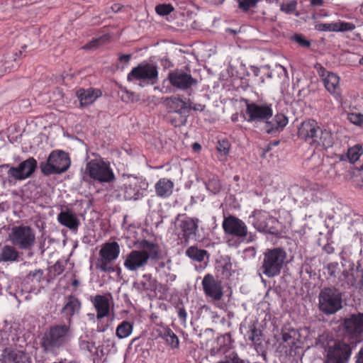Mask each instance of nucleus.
<instances>
[{"label":"nucleus","mask_w":363,"mask_h":363,"mask_svg":"<svg viewBox=\"0 0 363 363\" xmlns=\"http://www.w3.org/2000/svg\"><path fill=\"white\" fill-rule=\"evenodd\" d=\"M72 337L69 323H55L43 333L40 345L45 353H55L69 345Z\"/></svg>","instance_id":"nucleus-1"},{"label":"nucleus","mask_w":363,"mask_h":363,"mask_svg":"<svg viewBox=\"0 0 363 363\" xmlns=\"http://www.w3.org/2000/svg\"><path fill=\"white\" fill-rule=\"evenodd\" d=\"M286 252L281 247L267 249L263 253V258L259 271L268 278H273L280 274L284 267Z\"/></svg>","instance_id":"nucleus-2"},{"label":"nucleus","mask_w":363,"mask_h":363,"mask_svg":"<svg viewBox=\"0 0 363 363\" xmlns=\"http://www.w3.org/2000/svg\"><path fill=\"white\" fill-rule=\"evenodd\" d=\"M342 293L335 287L323 289L318 296L319 309L326 315L334 314L342 307Z\"/></svg>","instance_id":"nucleus-3"},{"label":"nucleus","mask_w":363,"mask_h":363,"mask_svg":"<svg viewBox=\"0 0 363 363\" xmlns=\"http://www.w3.org/2000/svg\"><path fill=\"white\" fill-rule=\"evenodd\" d=\"M71 160L67 153L62 150L52 151L45 162L40 164L41 172L44 175L61 174L70 167Z\"/></svg>","instance_id":"nucleus-4"},{"label":"nucleus","mask_w":363,"mask_h":363,"mask_svg":"<svg viewBox=\"0 0 363 363\" xmlns=\"http://www.w3.org/2000/svg\"><path fill=\"white\" fill-rule=\"evenodd\" d=\"M85 173L92 179L101 182L109 183L115 179L110 163L102 159H94L86 164Z\"/></svg>","instance_id":"nucleus-5"},{"label":"nucleus","mask_w":363,"mask_h":363,"mask_svg":"<svg viewBox=\"0 0 363 363\" xmlns=\"http://www.w3.org/2000/svg\"><path fill=\"white\" fill-rule=\"evenodd\" d=\"M245 120L248 123H266L273 116L272 104L268 102H245Z\"/></svg>","instance_id":"nucleus-6"},{"label":"nucleus","mask_w":363,"mask_h":363,"mask_svg":"<svg viewBox=\"0 0 363 363\" xmlns=\"http://www.w3.org/2000/svg\"><path fill=\"white\" fill-rule=\"evenodd\" d=\"M340 327L345 337L352 342H360L363 340V313L358 312L345 317Z\"/></svg>","instance_id":"nucleus-7"},{"label":"nucleus","mask_w":363,"mask_h":363,"mask_svg":"<svg viewBox=\"0 0 363 363\" xmlns=\"http://www.w3.org/2000/svg\"><path fill=\"white\" fill-rule=\"evenodd\" d=\"M9 239L11 243L18 248L28 250L34 245L35 235L30 226L18 225L12 228Z\"/></svg>","instance_id":"nucleus-8"},{"label":"nucleus","mask_w":363,"mask_h":363,"mask_svg":"<svg viewBox=\"0 0 363 363\" xmlns=\"http://www.w3.org/2000/svg\"><path fill=\"white\" fill-rule=\"evenodd\" d=\"M158 79V71L156 65L148 62H142L133 67L128 74V82L143 81L154 84Z\"/></svg>","instance_id":"nucleus-9"},{"label":"nucleus","mask_w":363,"mask_h":363,"mask_svg":"<svg viewBox=\"0 0 363 363\" xmlns=\"http://www.w3.org/2000/svg\"><path fill=\"white\" fill-rule=\"evenodd\" d=\"M315 69L320 78L325 89L336 99L341 97L340 77L332 72L328 71L321 64L316 63Z\"/></svg>","instance_id":"nucleus-10"},{"label":"nucleus","mask_w":363,"mask_h":363,"mask_svg":"<svg viewBox=\"0 0 363 363\" xmlns=\"http://www.w3.org/2000/svg\"><path fill=\"white\" fill-rule=\"evenodd\" d=\"M351 353L349 344L337 341L328 347L325 363H347Z\"/></svg>","instance_id":"nucleus-11"},{"label":"nucleus","mask_w":363,"mask_h":363,"mask_svg":"<svg viewBox=\"0 0 363 363\" xmlns=\"http://www.w3.org/2000/svg\"><path fill=\"white\" fill-rule=\"evenodd\" d=\"M167 79L173 87L183 91L191 89L198 84V80L191 74L179 69L170 71Z\"/></svg>","instance_id":"nucleus-12"},{"label":"nucleus","mask_w":363,"mask_h":363,"mask_svg":"<svg viewBox=\"0 0 363 363\" xmlns=\"http://www.w3.org/2000/svg\"><path fill=\"white\" fill-rule=\"evenodd\" d=\"M250 218H252V225L259 231L274 233L276 230L277 219L271 216L269 212L262 210H255Z\"/></svg>","instance_id":"nucleus-13"},{"label":"nucleus","mask_w":363,"mask_h":363,"mask_svg":"<svg viewBox=\"0 0 363 363\" xmlns=\"http://www.w3.org/2000/svg\"><path fill=\"white\" fill-rule=\"evenodd\" d=\"M222 228L225 235L244 238L247 235V227L244 221L235 216L224 217Z\"/></svg>","instance_id":"nucleus-14"},{"label":"nucleus","mask_w":363,"mask_h":363,"mask_svg":"<svg viewBox=\"0 0 363 363\" xmlns=\"http://www.w3.org/2000/svg\"><path fill=\"white\" fill-rule=\"evenodd\" d=\"M149 184L145 179L134 178L124 184L123 187V197L125 200H138L143 196Z\"/></svg>","instance_id":"nucleus-15"},{"label":"nucleus","mask_w":363,"mask_h":363,"mask_svg":"<svg viewBox=\"0 0 363 363\" xmlns=\"http://www.w3.org/2000/svg\"><path fill=\"white\" fill-rule=\"evenodd\" d=\"M202 288L205 296L213 301H220L223 296V289L220 281L212 274H207L202 280Z\"/></svg>","instance_id":"nucleus-16"},{"label":"nucleus","mask_w":363,"mask_h":363,"mask_svg":"<svg viewBox=\"0 0 363 363\" xmlns=\"http://www.w3.org/2000/svg\"><path fill=\"white\" fill-rule=\"evenodd\" d=\"M146 250H133L127 255L124 261V267L129 271L134 272L143 269L150 259Z\"/></svg>","instance_id":"nucleus-17"},{"label":"nucleus","mask_w":363,"mask_h":363,"mask_svg":"<svg viewBox=\"0 0 363 363\" xmlns=\"http://www.w3.org/2000/svg\"><path fill=\"white\" fill-rule=\"evenodd\" d=\"M341 287L350 289L360 288L363 286V272L359 270H352L351 272L344 271L339 277Z\"/></svg>","instance_id":"nucleus-18"},{"label":"nucleus","mask_w":363,"mask_h":363,"mask_svg":"<svg viewBox=\"0 0 363 363\" xmlns=\"http://www.w3.org/2000/svg\"><path fill=\"white\" fill-rule=\"evenodd\" d=\"M111 300V294H108V296L106 295L98 294L91 298V301L96 311L97 320H101L110 315Z\"/></svg>","instance_id":"nucleus-19"},{"label":"nucleus","mask_w":363,"mask_h":363,"mask_svg":"<svg viewBox=\"0 0 363 363\" xmlns=\"http://www.w3.org/2000/svg\"><path fill=\"white\" fill-rule=\"evenodd\" d=\"M155 332L159 337L163 339L165 343L172 350L179 349V340L173 330L164 324H157Z\"/></svg>","instance_id":"nucleus-20"},{"label":"nucleus","mask_w":363,"mask_h":363,"mask_svg":"<svg viewBox=\"0 0 363 363\" xmlns=\"http://www.w3.org/2000/svg\"><path fill=\"white\" fill-rule=\"evenodd\" d=\"M30 359L23 350L6 347L0 355V363H27Z\"/></svg>","instance_id":"nucleus-21"},{"label":"nucleus","mask_w":363,"mask_h":363,"mask_svg":"<svg viewBox=\"0 0 363 363\" xmlns=\"http://www.w3.org/2000/svg\"><path fill=\"white\" fill-rule=\"evenodd\" d=\"M318 131H320V126L318 122L313 119H309L301 123L298 128V135L300 138L306 141L311 140L313 143H315Z\"/></svg>","instance_id":"nucleus-22"},{"label":"nucleus","mask_w":363,"mask_h":363,"mask_svg":"<svg viewBox=\"0 0 363 363\" xmlns=\"http://www.w3.org/2000/svg\"><path fill=\"white\" fill-rule=\"evenodd\" d=\"M102 93L100 89L81 88L76 92V96L79 101L80 107H86L92 104Z\"/></svg>","instance_id":"nucleus-23"},{"label":"nucleus","mask_w":363,"mask_h":363,"mask_svg":"<svg viewBox=\"0 0 363 363\" xmlns=\"http://www.w3.org/2000/svg\"><path fill=\"white\" fill-rule=\"evenodd\" d=\"M199 220L196 218L185 217L180 220L179 228L183 233L185 241L188 242L196 234L199 228Z\"/></svg>","instance_id":"nucleus-24"},{"label":"nucleus","mask_w":363,"mask_h":363,"mask_svg":"<svg viewBox=\"0 0 363 363\" xmlns=\"http://www.w3.org/2000/svg\"><path fill=\"white\" fill-rule=\"evenodd\" d=\"M156 195L161 199H167L172 194L174 188L173 181L167 177L160 178L155 184Z\"/></svg>","instance_id":"nucleus-25"},{"label":"nucleus","mask_w":363,"mask_h":363,"mask_svg":"<svg viewBox=\"0 0 363 363\" xmlns=\"http://www.w3.org/2000/svg\"><path fill=\"white\" fill-rule=\"evenodd\" d=\"M57 220L61 225L71 230H77L80 225L79 219L70 210L61 211L57 216Z\"/></svg>","instance_id":"nucleus-26"},{"label":"nucleus","mask_w":363,"mask_h":363,"mask_svg":"<svg viewBox=\"0 0 363 363\" xmlns=\"http://www.w3.org/2000/svg\"><path fill=\"white\" fill-rule=\"evenodd\" d=\"M288 122V118L284 114L277 113L272 121L268 120L264 128L267 133L272 134L276 131L283 130Z\"/></svg>","instance_id":"nucleus-27"},{"label":"nucleus","mask_w":363,"mask_h":363,"mask_svg":"<svg viewBox=\"0 0 363 363\" xmlns=\"http://www.w3.org/2000/svg\"><path fill=\"white\" fill-rule=\"evenodd\" d=\"M137 289L145 292L156 293L158 289V281L151 274H144L141 280L137 284Z\"/></svg>","instance_id":"nucleus-28"},{"label":"nucleus","mask_w":363,"mask_h":363,"mask_svg":"<svg viewBox=\"0 0 363 363\" xmlns=\"http://www.w3.org/2000/svg\"><path fill=\"white\" fill-rule=\"evenodd\" d=\"M81 308L80 301L74 296L70 295L67 296L66 303L62 308V311L65 314L70 321L72 317Z\"/></svg>","instance_id":"nucleus-29"},{"label":"nucleus","mask_w":363,"mask_h":363,"mask_svg":"<svg viewBox=\"0 0 363 363\" xmlns=\"http://www.w3.org/2000/svg\"><path fill=\"white\" fill-rule=\"evenodd\" d=\"M120 252V246L117 242H108L101 246L99 255H104L116 261L119 257Z\"/></svg>","instance_id":"nucleus-30"},{"label":"nucleus","mask_w":363,"mask_h":363,"mask_svg":"<svg viewBox=\"0 0 363 363\" xmlns=\"http://www.w3.org/2000/svg\"><path fill=\"white\" fill-rule=\"evenodd\" d=\"M262 333L257 328V324L255 322L250 323L248 325V330L245 334V337L250 341L255 349L262 345Z\"/></svg>","instance_id":"nucleus-31"},{"label":"nucleus","mask_w":363,"mask_h":363,"mask_svg":"<svg viewBox=\"0 0 363 363\" xmlns=\"http://www.w3.org/2000/svg\"><path fill=\"white\" fill-rule=\"evenodd\" d=\"M324 148L332 147L334 143V138L330 130L327 129H322L320 128V131L315 139V143Z\"/></svg>","instance_id":"nucleus-32"},{"label":"nucleus","mask_w":363,"mask_h":363,"mask_svg":"<svg viewBox=\"0 0 363 363\" xmlns=\"http://www.w3.org/2000/svg\"><path fill=\"white\" fill-rule=\"evenodd\" d=\"M363 154V148L361 145H355L353 147H349L345 155H340L339 159L340 161L348 160L350 163L353 164L357 162L360 156Z\"/></svg>","instance_id":"nucleus-33"},{"label":"nucleus","mask_w":363,"mask_h":363,"mask_svg":"<svg viewBox=\"0 0 363 363\" xmlns=\"http://www.w3.org/2000/svg\"><path fill=\"white\" fill-rule=\"evenodd\" d=\"M18 252L14 246L4 245L0 250V262H13L17 260Z\"/></svg>","instance_id":"nucleus-34"},{"label":"nucleus","mask_w":363,"mask_h":363,"mask_svg":"<svg viewBox=\"0 0 363 363\" xmlns=\"http://www.w3.org/2000/svg\"><path fill=\"white\" fill-rule=\"evenodd\" d=\"M164 101L167 106L177 113L182 114L187 109V103L179 97H167Z\"/></svg>","instance_id":"nucleus-35"},{"label":"nucleus","mask_w":363,"mask_h":363,"mask_svg":"<svg viewBox=\"0 0 363 363\" xmlns=\"http://www.w3.org/2000/svg\"><path fill=\"white\" fill-rule=\"evenodd\" d=\"M115 260L106 257L104 255H99L96 262V268L104 273H113L116 272L114 267Z\"/></svg>","instance_id":"nucleus-36"},{"label":"nucleus","mask_w":363,"mask_h":363,"mask_svg":"<svg viewBox=\"0 0 363 363\" xmlns=\"http://www.w3.org/2000/svg\"><path fill=\"white\" fill-rule=\"evenodd\" d=\"M3 169H8L7 175L9 180L22 181L27 179L19 165L11 167L9 164H4L0 165V172Z\"/></svg>","instance_id":"nucleus-37"},{"label":"nucleus","mask_w":363,"mask_h":363,"mask_svg":"<svg viewBox=\"0 0 363 363\" xmlns=\"http://www.w3.org/2000/svg\"><path fill=\"white\" fill-rule=\"evenodd\" d=\"M133 331V323L124 320L120 323L116 330V335L118 339H124L129 337Z\"/></svg>","instance_id":"nucleus-38"},{"label":"nucleus","mask_w":363,"mask_h":363,"mask_svg":"<svg viewBox=\"0 0 363 363\" xmlns=\"http://www.w3.org/2000/svg\"><path fill=\"white\" fill-rule=\"evenodd\" d=\"M140 246L143 249L142 250H146V253L150 255V259H158L160 252L157 244L144 239L140 242Z\"/></svg>","instance_id":"nucleus-39"},{"label":"nucleus","mask_w":363,"mask_h":363,"mask_svg":"<svg viewBox=\"0 0 363 363\" xmlns=\"http://www.w3.org/2000/svg\"><path fill=\"white\" fill-rule=\"evenodd\" d=\"M37 164L38 163L35 158L29 157L28 159L21 162L18 165L28 179L30 177L35 171Z\"/></svg>","instance_id":"nucleus-40"},{"label":"nucleus","mask_w":363,"mask_h":363,"mask_svg":"<svg viewBox=\"0 0 363 363\" xmlns=\"http://www.w3.org/2000/svg\"><path fill=\"white\" fill-rule=\"evenodd\" d=\"M186 255L192 260L201 262L203 261L208 252L206 250L199 249L196 246H191L186 250Z\"/></svg>","instance_id":"nucleus-41"},{"label":"nucleus","mask_w":363,"mask_h":363,"mask_svg":"<svg viewBox=\"0 0 363 363\" xmlns=\"http://www.w3.org/2000/svg\"><path fill=\"white\" fill-rule=\"evenodd\" d=\"M121 99L125 103H135L140 100V96L135 92L128 90L125 87H121L118 91Z\"/></svg>","instance_id":"nucleus-42"},{"label":"nucleus","mask_w":363,"mask_h":363,"mask_svg":"<svg viewBox=\"0 0 363 363\" xmlns=\"http://www.w3.org/2000/svg\"><path fill=\"white\" fill-rule=\"evenodd\" d=\"M206 187L213 194H216L221 190V184L218 178L216 176H213L206 183Z\"/></svg>","instance_id":"nucleus-43"},{"label":"nucleus","mask_w":363,"mask_h":363,"mask_svg":"<svg viewBox=\"0 0 363 363\" xmlns=\"http://www.w3.org/2000/svg\"><path fill=\"white\" fill-rule=\"evenodd\" d=\"M79 345L82 350L87 351L90 353L96 350L95 342L89 340L88 336L81 337L79 341Z\"/></svg>","instance_id":"nucleus-44"},{"label":"nucleus","mask_w":363,"mask_h":363,"mask_svg":"<svg viewBox=\"0 0 363 363\" xmlns=\"http://www.w3.org/2000/svg\"><path fill=\"white\" fill-rule=\"evenodd\" d=\"M109 40V35H104L97 38H94L92 40L83 46L84 50H90L97 48L99 45L106 43Z\"/></svg>","instance_id":"nucleus-45"},{"label":"nucleus","mask_w":363,"mask_h":363,"mask_svg":"<svg viewBox=\"0 0 363 363\" xmlns=\"http://www.w3.org/2000/svg\"><path fill=\"white\" fill-rule=\"evenodd\" d=\"M326 272L331 278H338L341 275V270L337 262H330L326 267Z\"/></svg>","instance_id":"nucleus-46"},{"label":"nucleus","mask_w":363,"mask_h":363,"mask_svg":"<svg viewBox=\"0 0 363 363\" xmlns=\"http://www.w3.org/2000/svg\"><path fill=\"white\" fill-rule=\"evenodd\" d=\"M174 8L171 4H160L155 6V12L161 16L170 14Z\"/></svg>","instance_id":"nucleus-47"},{"label":"nucleus","mask_w":363,"mask_h":363,"mask_svg":"<svg viewBox=\"0 0 363 363\" xmlns=\"http://www.w3.org/2000/svg\"><path fill=\"white\" fill-rule=\"evenodd\" d=\"M216 363H245V361L236 352L232 351L227 353L223 360Z\"/></svg>","instance_id":"nucleus-48"},{"label":"nucleus","mask_w":363,"mask_h":363,"mask_svg":"<svg viewBox=\"0 0 363 363\" xmlns=\"http://www.w3.org/2000/svg\"><path fill=\"white\" fill-rule=\"evenodd\" d=\"M355 28V25L350 22H336V32L352 31Z\"/></svg>","instance_id":"nucleus-49"},{"label":"nucleus","mask_w":363,"mask_h":363,"mask_svg":"<svg viewBox=\"0 0 363 363\" xmlns=\"http://www.w3.org/2000/svg\"><path fill=\"white\" fill-rule=\"evenodd\" d=\"M230 146L228 140H218L216 148L221 155L226 156L229 153Z\"/></svg>","instance_id":"nucleus-50"},{"label":"nucleus","mask_w":363,"mask_h":363,"mask_svg":"<svg viewBox=\"0 0 363 363\" xmlns=\"http://www.w3.org/2000/svg\"><path fill=\"white\" fill-rule=\"evenodd\" d=\"M347 119L354 125H363V114L360 113H349L347 114Z\"/></svg>","instance_id":"nucleus-51"},{"label":"nucleus","mask_w":363,"mask_h":363,"mask_svg":"<svg viewBox=\"0 0 363 363\" xmlns=\"http://www.w3.org/2000/svg\"><path fill=\"white\" fill-rule=\"evenodd\" d=\"M65 262L59 260L51 267V272L53 273L55 277L59 276L65 271Z\"/></svg>","instance_id":"nucleus-52"},{"label":"nucleus","mask_w":363,"mask_h":363,"mask_svg":"<svg viewBox=\"0 0 363 363\" xmlns=\"http://www.w3.org/2000/svg\"><path fill=\"white\" fill-rule=\"evenodd\" d=\"M239 8L243 11H247L250 8L254 7L258 2V0H238Z\"/></svg>","instance_id":"nucleus-53"},{"label":"nucleus","mask_w":363,"mask_h":363,"mask_svg":"<svg viewBox=\"0 0 363 363\" xmlns=\"http://www.w3.org/2000/svg\"><path fill=\"white\" fill-rule=\"evenodd\" d=\"M315 28L319 31L336 32V22L330 23H318L315 26Z\"/></svg>","instance_id":"nucleus-54"},{"label":"nucleus","mask_w":363,"mask_h":363,"mask_svg":"<svg viewBox=\"0 0 363 363\" xmlns=\"http://www.w3.org/2000/svg\"><path fill=\"white\" fill-rule=\"evenodd\" d=\"M292 40L303 48H309L311 45V42L306 39L302 34H295L292 37Z\"/></svg>","instance_id":"nucleus-55"},{"label":"nucleus","mask_w":363,"mask_h":363,"mask_svg":"<svg viewBox=\"0 0 363 363\" xmlns=\"http://www.w3.org/2000/svg\"><path fill=\"white\" fill-rule=\"evenodd\" d=\"M206 106L201 104L192 103L190 101L187 104V108L192 109L196 111H203Z\"/></svg>","instance_id":"nucleus-56"},{"label":"nucleus","mask_w":363,"mask_h":363,"mask_svg":"<svg viewBox=\"0 0 363 363\" xmlns=\"http://www.w3.org/2000/svg\"><path fill=\"white\" fill-rule=\"evenodd\" d=\"M179 319L181 323H184L186 321L187 313L184 307H179L177 311Z\"/></svg>","instance_id":"nucleus-57"},{"label":"nucleus","mask_w":363,"mask_h":363,"mask_svg":"<svg viewBox=\"0 0 363 363\" xmlns=\"http://www.w3.org/2000/svg\"><path fill=\"white\" fill-rule=\"evenodd\" d=\"M186 121V119L182 116H179L178 120L171 119V123L175 127H179L181 125H185Z\"/></svg>","instance_id":"nucleus-58"},{"label":"nucleus","mask_w":363,"mask_h":363,"mask_svg":"<svg viewBox=\"0 0 363 363\" xmlns=\"http://www.w3.org/2000/svg\"><path fill=\"white\" fill-rule=\"evenodd\" d=\"M282 340L284 342H288L289 345H294L295 343V338L292 337L289 333H284L282 334Z\"/></svg>","instance_id":"nucleus-59"},{"label":"nucleus","mask_w":363,"mask_h":363,"mask_svg":"<svg viewBox=\"0 0 363 363\" xmlns=\"http://www.w3.org/2000/svg\"><path fill=\"white\" fill-rule=\"evenodd\" d=\"M323 250L324 252H325L327 254H329V255L333 254L335 252V248L333 246V245L330 243L325 244L323 246Z\"/></svg>","instance_id":"nucleus-60"},{"label":"nucleus","mask_w":363,"mask_h":363,"mask_svg":"<svg viewBox=\"0 0 363 363\" xmlns=\"http://www.w3.org/2000/svg\"><path fill=\"white\" fill-rule=\"evenodd\" d=\"M169 290V287L167 284H161L158 282V289L157 291L165 294Z\"/></svg>","instance_id":"nucleus-61"},{"label":"nucleus","mask_w":363,"mask_h":363,"mask_svg":"<svg viewBox=\"0 0 363 363\" xmlns=\"http://www.w3.org/2000/svg\"><path fill=\"white\" fill-rule=\"evenodd\" d=\"M161 65L164 69H169L174 66L173 63L169 59H162Z\"/></svg>","instance_id":"nucleus-62"},{"label":"nucleus","mask_w":363,"mask_h":363,"mask_svg":"<svg viewBox=\"0 0 363 363\" xmlns=\"http://www.w3.org/2000/svg\"><path fill=\"white\" fill-rule=\"evenodd\" d=\"M130 58H131V55L126 54V55H121L119 56L118 59L121 62H128L130 61Z\"/></svg>","instance_id":"nucleus-63"},{"label":"nucleus","mask_w":363,"mask_h":363,"mask_svg":"<svg viewBox=\"0 0 363 363\" xmlns=\"http://www.w3.org/2000/svg\"><path fill=\"white\" fill-rule=\"evenodd\" d=\"M357 363H363V347L358 352Z\"/></svg>","instance_id":"nucleus-64"}]
</instances>
